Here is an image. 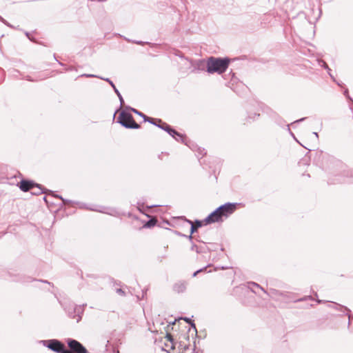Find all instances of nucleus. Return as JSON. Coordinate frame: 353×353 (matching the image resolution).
<instances>
[{
    "label": "nucleus",
    "instance_id": "c03bdc74",
    "mask_svg": "<svg viewBox=\"0 0 353 353\" xmlns=\"http://www.w3.org/2000/svg\"><path fill=\"white\" fill-rule=\"evenodd\" d=\"M91 210H96V209L90 208ZM98 210H97V211Z\"/></svg>",
    "mask_w": 353,
    "mask_h": 353
},
{
    "label": "nucleus",
    "instance_id": "9b49d317",
    "mask_svg": "<svg viewBox=\"0 0 353 353\" xmlns=\"http://www.w3.org/2000/svg\"><path fill=\"white\" fill-rule=\"evenodd\" d=\"M169 134L172 136L174 139H175L176 141H180L182 143H184L185 145H188V143L185 141V138L178 132H176V134H173V132H170Z\"/></svg>",
    "mask_w": 353,
    "mask_h": 353
},
{
    "label": "nucleus",
    "instance_id": "c85d7f7f",
    "mask_svg": "<svg viewBox=\"0 0 353 353\" xmlns=\"http://www.w3.org/2000/svg\"><path fill=\"white\" fill-rule=\"evenodd\" d=\"M56 196H57V197H59L60 199H61L64 203H68V202H69V201L65 200V199H63V198H62V196H61L56 195Z\"/></svg>",
    "mask_w": 353,
    "mask_h": 353
},
{
    "label": "nucleus",
    "instance_id": "5701e85b",
    "mask_svg": "<svg viewBox=\"0 0 353 353\" xmlns=\"http://www.w3.org/2000/svg\"><path fill=\"white\" fill-rule=\"evenodd\" d=\"M166 339H168V341L173 344V338L170 334H166Z\"/></svg>",
    "mask_w": 353,
    "mask_h": 353
},
{
    "label": "nucleus",
    "instance_id": "79ce46f5",
    "mask_svg": "<svg viewBox=\"0 0 353 353\" xmlns=\"http://www.w3.org/2000/svg\"><path fill=\"white\" fill-rule=\"evenodd\" d=\"M336 83H337L339 85L341 86V83H339V82H336Z\"/></svg>",
    "mask_w": 353,
    "mask_h": 353
},
{
    "label": "nucleus",
    "instance_id": "b1692460",
    "mask_svg": "<svg viewBox=\"0 0 353 353\" xmlns=\"http://www.w3.org/2000/svg\"><path fill=\"white\" fill-rule=\"evenodd\" d=\"M117 292L119 295H121V296H124L125 295V292L122 289H121V288L117 289Z\"/></svg>",
    "mask_w": 353,
    "mask_h": 353
},
{
    "label": "nucleus",
    "instance_id": "393cba45",
    "mask_svg": "<svg viewBox=\"0 0 353 353\" xmlns=\"http://www.w3.org/2000/svg\"><path fill=\"white\" fill-rule=\"evenodd\" d=\"M195 225L197 228H199L201 227V225H202V223H201V221L196 220V221H195V225Z\"/></svg>",
    "mask_w": 353,
    "mask_h": 353
},
{
    "label": "nucleus",
    "instance_id": "72a5a7b5",
    "mask_svg": "<svg viewBox=\"0 0 353 353\" xmlns=\"http://www.w3.org/2000/svg\"><path fill=\"white\" fill-rule=\"evenodd\" d=\"M165 124H166L165 123H163L161 125H158V128L163 130V128H165Z\"/></svg>",
    "mask_w": 353,
    "mask_h": 353
},
{
    "label": "nucleus",
    "instance_id": "f8f14e48",
    "mask_svg": "<svg viewBox=\"0 0 353 353\" xmlns=\"http://www.w3.org/2000/svg\"><path fill=\"white\" fill-rule=\"evenodd\" d=\"M248 288L254 293H256L255 291V288H259L264 293H267V292L260 285L254 282L248 283Z\"/></svg>",
    "mask_w": 353,
    "mask_h": 353
},
{
    "label": "nucleus",
    "instance_id": "6e6552de",
    "mask_svg": "<svg viewBox=\"0 0 353 353\" xmlns=\"http://www.w3.org/2000/svg\"><path fill=\"white\" fill-rule=\"evenodd\" d=\"M191 65L193 68L192 72H194L196 70H203L205 66V62L203 59H199L191 61Z\"/></svg>",
    "mask_w": 353,
    "mask_h": 353
},
{
    "label": "nucleus",
    "instance_id": "c9c22d12",
    "mask_svg": "<svg viewBox=\"0 0 353 353\" xmlns=\"http://www.w3.org/2000/svg\"><path fill=\"white\" fill-rule=\"evenodd\" d=\"M313 134L315 136V137H316V139H319V134H318V133H317V132H313Z\"/></svg>",
    "mask_w": 353,
    "mask_h": 353
},
{
    "label": "nucleus",
    "instance_id": "ea45409f",
    "mask_svg": "<svg viewBox=\"0 0 353 353\" xmlns=\"http://www.w3.org/2000/svg\"><path fill=\"white\" fill-rule=\"evenodd\" d=\"M317 302H318L319 303H320L323 302V301H322V300H319V299H318V300H317Z\"/></svg>",
    "mask_w": 353,
    "mask_h": 353
},
{
    "label": "nucleus",
    "instance_id": "4c0bfd02",
    "mask_svg": "<svg viewBox=\"0 0 353 353\" xmlns=\"http://www.w3.org/2000/svg\"><path fill=\"white\" fill-rule=\"evenodd\" d=\"M344 94H345V96H347V94H348V90H345L344 91Z\"/></svg>",
    "mask_w": 353,
    "mask_h": 353
},
{
    "label": "nucleus",
    "instance_id": "39448f33",
    "mask_svg": "<svg viewBox=\"0 0 353 353\" xmlns=\"http://www.w3.org/2000/svg\"><path fill=\"white\" fill-rule=\"evenodd\" d=\"M70 352L72 353H88L86 348L78 341L72 339L66 340Z\"/></svg>",
    "mask_w": 353,
    "mask_h": 353
},
{
    "label": "nucleus",
    "instance_id": "dca6fc26",
    "mask_svg": "<svg viewBox=\"0 0 353 353\" xmlns=\"http://www.w3.org/2000/svg\"><path fill=\"white\" fill-rule=\"evenodd\" d=\"M163 130L167 132L168 134H170V132H173V134H176V131L172 129L168 124H165V128H163Z\"/></svg>",
    "mask_w": 353,
    "mask_h": 353
},
{
    "label": "nucleus",
    "instance_id": "423d86ee",
    "mask_svg": "<svg viewBox=\"0 0 353 353\" xmlns=\"http://www.w3.org/2000/svg\"><path fill=\"white\" fill-rule=\"evenodd\" d=\"M34 187H37L38 188V190L34 192L33 194H39L40 193L44 192L40 185L34 183L32 181L22 180L20 182V184H19V188L23 192H28V191H29L30 190L32 189Z\"/></svg>",
    "mask_w": 353,
    "mask_h": 353
},
{
    "label": "nucleus",
    "instance_id": "6ab92c4d",
    "mask_svg": "<svg viewBox=\"0 0 353 353\" xmlns=\"http://www.w3.org/2000/svg\"><path fill=\"white\" fill-rule=\"evenodd\" d=\"M334 308L337 310H340V311H342L343 310H345V311H347V312H350V310L346 307H344L343 305H341L339 304H335V307Z\"/></svg>",
    "mask_w": 353,
    "mask_h": 353
},
{
    "label": "nucleus",
    "instance_id": "7c9ffc66",
    "mask_svg": "<svg viewBox=\"0 0 353 353\" xmlns=\"http://www.w3.org/2000/svg\"><path fill=\"white\" fill-rule=\"evenodd\" d=\"M203 271V269H200V270H198L197 271H196L194 274H193V276H196L197 275L198 273L201 272Z\"/></svg>",
    "mask_w": 353,
    "mask_h": 353
},
{
    "label": "nucleus",
    "instance_id": "412c9836",
    "mask_svg": "<svg viewBox=\"0 0 353 353\" xmlns=\"http://www.w3.org/2000/svg\"><path fill=\"white\" fill-rule=\"evenodd\" d=\"M144 121H148L151 124L157 125V122L155 121V120L154 119L148 117H147V118L144 119Z\"/></svg>",
    "mask_w": 353,
    "mask_h": 353
},
{
    "label": "nucleus",
    "instance_id": "e433bc0d",
    "mask_svg": "<svg viewBox=\"0 0 353 353\" xmlns=\"http://www.w3.org/2000/svg\"><path fill=\"white\" fill-rule=\"evenodd\" d=\"M0 20H1V21H2L4 23H6V24H7L8 26H9V25H8L6 21H5V20H4L2 17H0Z\"/></svg>",
    "mask_w": 353,
    "mask_h": 353
},
{
    "label": "nucleus",
    "instance_id": "37998d69",
    "mask_svg": "<svg viewBox=\"0 0 353 353\" xmlns=\"http://www.w3.org/2000/svg\"><path fill=\"white\" fill-rule=\"evenodd\" d=\"M350 318H351L350 314H348V319H349V321L350 320Z\"/></svg>",
    "mask_w": 353,
    "mask_h": 353
},
{
    "label": "nucleus",
    "instance_id": "473e14b6",
    "mask_svg": "<svg viewBox=\"0 0 353 353\" xmlns=\"http://www.w3.org/2000/svg\"><path fill=\"white\" fill-rule=\"evenodd\" d=\"M305 118H301L300 119H298L296 121H295L294 123H300V122H302L303 121L305 120Z\"/></svg>",
    "mask_w": 353,
    "mask_h": 353
},
{
    "label": "nucleus",
    "instance_id": "a19ab883",
    "mask_svg": "<svg viewBox=\"0 0 353 353\" xmlns=\"http://www.w3.org/2000/svg\"><path fill=\"white\" fill-rule=\"evenodd\" d=\"M43 201H45L46 203L48 202L47 200H46V196L43 197Z\"/></svg>",
    "mask_w": 353,
    "mask_h": 353
},
{
    "label": "nucleus",
    "instance_id": "2eb2a0df",
    "mask_svg": "<svg viewBox=\"0 0 353 353\" xmlns=\"http://www.w3.org/2000/svg\"><path fill=\"white\" fill-rule=\"evenodd\" d=\"M113 90H114V92L117 94V95L118 96L119 101H120L121 106H122L124 103V101H123V99L121 93L119 92V91L118 90V89L116 87L114 88H113Z\"/></svg>",
    "mask_w": 353,
    "mask_h": 353
},
{
    "label": "nucleus",
    "instance_id": "4468645a",
    "mask_svg": "<svg viewBox=\"0 0 353 353\" xmlns=\"http://www.w3.org/2000/svg\"><path fill=\"white\" fill-rule=\"evenodd\" d=\"M319 64L321 67L325 68V70H327V72L331 71V69L329 68L328 65L322 59H318Z\"/></svg>",
    "mask_w": 353,
    "mask_h": 353
},
{
    "label": "nucleus",
    "instance_id": "f257e3e1",
    "mask_svg": "<svg viewBox=\"0 0 353 353\" xmlns=\"http://www.w3.org/2000/svg\"><path fill=\"white\" fill-rule=\"evenodd\" d=\"M207 72L210 74L217 72L218 74H222L224 72L229 65V59L216 58L210 57L207 62Z\"/></svg>",
    "mask_w": 353,
    "mask_h": 353
},
{
    "label": "nucleus",
    "instance_id": "20e7f679",
    "mask_svg": "<svg viewBox=\"0 0 353 353\" xmlns=\"http://www.w3.org/2000/svg\"><path fill=\"white\" fill-rule=\"evenodd\" d=\"M236 205L237 203H226L217 208L223 220L234 213L236 209Z\"/></svg>",
    "mask_w": 353,
    "mask_h": 353
},
{
    "label": "nucleus",
    "instance_id": "2f4dec72",
    "mask_svg": "<svg viewBox=\"0 0 353 353\" xmlns=\"http://www.w3.org/2000/svg\"><path fill=\"white\" fill-rule=\"evenodd\" d=\"M328 74H329V76L331 77V79H332L334 81L336 82V79H335V78H334V77L331 74V72H328Z\"/></svg>",
    "mask_w": 353,
    "mask_h": 353
},
{
    "label": "nucleus",
    "instance_id": "c756f323",
    "mask_svg": "<svg viewBox=\"0 0 353 353\" xmlns=\"http://www.w3.org/2000/svg\"><path fill=\"white\" fill-rule=\"evenodd\" d=\"M191 250H196L197 252H199L198 250H197V246L196 245H193L191 248Z\"/></svg>",
    "mask_w": 353,
    "mask_h": 353
},
{
    "label": "nucleus",
    "instance_id": "4be33fe9",
    "mask_svg": "<svg viewBox=\"0 0 353 353\" xmlns=\"http://www.w3.org/2000/svg\"><path fill=\"white\" fill-rule=\"evenodd\" d=\"M156 222H157L156 220L150 219L147 222V223L145 224V226H147V227L154 226L156 224Z\"/></svg>",
    "mask_w": 353,
    "mask_h": 353
},
{
    "label": "nucleus",
    "instance_id": "aec40b11",
    "mask_svg": "<svg viewBox=\"0 0 353 353\" xmlns=\"http://www.w3.org/2000/svg\"><path fill=\"white\" fill-rule=\"evenodd\" d=\"M130 110H131L133 112H134L135 114H138L139 116L141 117L143 119H144L145 118H147V116H146V115H145L143 113H142V112H141L138 111L137 110H136V109H134V108H130Z\"/></svg>",
    "mask_w": 353,
    "mask_h": 353
},
{
    "label": "nucleus",
    "instance_id": "58836bf2",
    "mask_svg": "<svg viewBox=\"0 0 353 353\" xmlns=\"http://www.w3.org/2000/svg\"><path fill=\"white\" fill-rule=\"evenodd\" d=\"M259 117V114H254V119L255 117Z\"/></svg>",
    "mask_w": 353,
    "mask_h": 353
},
{
    "label": "nucleus",
    "instance_id": "7ed1b4c3",
    "mask_svg": "<svg viewBox=\"0 0 353 353\" xmlns=\"http://www.w3.org/2000/svg\"><path fill=\"white\" fill-rule=\"evenodd\" d=\"M46 347L57 353H72L67 350L63 343L57 339H50L41 341Z\"/></svg>",
    "mask_w": 353,
    "mask_h": 353
},
{
    "label": "nucleus",
    "instance_id": "f704fd0d",
    "mask_svg": "<svg viewBox=\"0 0 353 353\" xmlns=\"http://www.w3.org/2000/svg\"><path fill=\"white\" fill-rule=\"evenodd\" d=\"M159 123H157V125H155L156 126L158 127V125H161V124H160L161 123H162V121L161 119H157L156 120Z\"/></svg>",
    "mask_w": 353,
    "mask_h": 353
},
{
    "label": "nucleus",
    "instance_id": "f03ea898",
    "mask_svg": "<svg viewBox=\"0 0 353 353\" xmlns=\"http://www.w3.org/2000/svg\"><path fill=\"white\" fill-rule=\"evenodd\" d=\"M118 123L128 129H139L140 128V125L134 121L132 115L125 111L120 113L118 117Z\"/></svg>",
    "mask_w": 353,
    "mask_h": 353
},
{
    "label": "nucleus",
    "instance_id": "ddd939ff",
    "mask_svg": "<svg viewBox=\"0 0 353 353\" xmlns=\"http://www.w3.org/2000/svg\"><path fill=\"white\" fill-rule=\"evenodd\" d=\"M190 225V234L188 236V239L191 241L193 238L192 234L197 230V228L193 224L192 221H188Z\"/></svg>",
    "mask_w": 353,
    "mask_h": 353
},
{
    "label": "nucleus",
    "instance_id": "9d476101",
    "mask_svg": "<svg viewBox=\"0 0 353 353\" xmlns=\"http://www.w3.org/2000/svg\"><path fill=\"white\" fill-rule=\"evenodd\" d=\"M81 77L99 78L101 79H103V80L108 82V83L112 86V88H114L116 87L115 85L114 84V83L109 78H103V77H99L95 74H83L81 75Z\"/></svg>",
    "mask_w": 353,
    "mask_h": 353
},
{
    "label": "nucleus",
    "instance_id": "0eeeda50",
    "mask_svg": "<svg viewBox=\"0 0 353 353\" xmlns=\"http://www.w3.org/2000/svg\"><path fill=\"white\" fill-rule=\"evenodd\" d=\"M223 221V219L221 215V212L218 211V208H216L214 211H213L205 219V222L207 224L216 222H222Z\"/></svg>",
    "mask_w": 353,
    "mask_h": 353
},
{
    "label": "nucleus",
    "instance_id": "1a4fd4ad",
    "mask_svg": "<svg viewBox=\"0 0 353 353\" xmlns=\"http://www.w3.org/2000/svg\"><path fill=\"white\" fill-rule=\"evenodd\" d=\"M187 283L185 281H179L173 285V290L176 293H183L185 291Z\"/></svg>",
    "mask_w": 353,
    "mask_h": 353
},
{
    "label": "nucleus",
    "instance_id": "cd10ccee",
    "mask_svg": "<svg viewBox=\"0 0 353 353\" xmlns=\"http://www.w3.org/2000/svg\"><path fill=\"white\" fill-rule=\"evenodd\" d=\"M128 41H130V39H127ZM131 42L139 44V45H143L144 43L140 41H131Z\"/></svg>",
    "mask_w": 353,
    "mask_h": 353
},
{
    "label": "nucleus",
    "instance_id": "bb28decb",
    "mask_svg": "<svg viewBox=\"0 0 353 353\" xmlns=\"http://www.w3.org/2000/svg\"><path fill=\"white\" fill-rule=\"evenodd\" d=\"M307 299H312V297L310 296H305V297H303V298H301L300 299L298 300V301H306Z\"/></svg>",
    "mask_w": 353,
    "mask_h": 353
},
{
    "label": "nucleus",
    "instance_id": "a878e982",
    "mask_svg": "<svg viewBox=\"0 0 353 353\" xmlns=\"http://www.w3.org/2000/svg\"><path fill=\"white\" fill-rule=\"evenodd\" d=\"M287 130L289 132V133L294 137V139L298 142V141L296 139L294 134L291 132L289 125H287Z\"/></svg>",
    "mask_w": 353,
    "mask_h": 353
},
{
    "label": "nucleus",
    "instance_id": "f3484780",
    "mask_svg": "<svg viewBox=\"0 0 353 353\" xmlns=\"http://www.w3.org/2000/svg\"><path fill=\"white\" fill-rule=\"evenodd\" d=\"M163 130L167 132L168 134H170V132H173V134H176V131L172 129L168 124H165V128H163Z\"/></svg>",
    "mask_w": 353,
    "mask_h": 353
},
{
    "label": "nucleus",
    "instance_id": "a211bd4d",
    "mask_svg": "<svg viewBox=\"0 0 353 353\" xmlns=\"http://www.w3.org/2000/svg\"><path fill=\"white\" fill-rule=\"evenodd\" d=\"M183 319L188 323H190L191 325V327L194 329V331L195 332V333L197 332L196 331V326H195V324L192 321V320L189 318H187V317H185L183 318Z\"/></svg>",
    "mask_w": 353,
    "mask_h": 353
}]
</instances>
